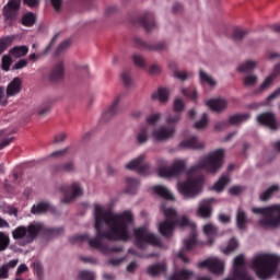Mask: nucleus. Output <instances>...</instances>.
Returning a JSON list of instances; mask_svg holds the SVG:
<instances>
[{
  "label": "nucleus",
  "instance_id": "obj_62",
  "mask_svg": "<svg viewBox=\"0 0 280 280\" xmlns=\"http://www.w3.org/2000/svg\"><path fill=\"white\" fill-rule=\"evenodd\" d=\"M67 141V133L59 132L54 137V143H65Z\"/></svg>",
  "mask_w": 280,
  "mask_h": 280
},
{
  "label": "nucleus",
  "instance_id": "obj_38",
  "mask_svg": "<svg viewBox=\"0 0 280 280\" xmlns=\"http://www.w3.org/2000/svg\"><path fill=\"white\" fill-rule=\"evenodd\" d=\"M47 211H49L52 214H56V208L51 207L49 202L43 201L36 205V213H47Z\"/></svg>",
  "mask_w": 280,
  "mask_h": 280
},
{
  "label": "nucleus",
  "instance_id": "obj_58",
  "mask_svg": "<svg viewBox=\"0 0 280 280\" xmlns=\"http://www.w3.org/2000/svg\"><path fill=\"white\" fill-rule=\"evenodd\" d=\"M8 96H5V86L0 85V106H8Z\"/></svg>",
  "mask_w": 280,
  "mask_h": 280
},
{
  "label": "nucleus",
  "instance_id": "obj_54",
  "mask_svg": "<svg viewBox=\"0 0 280 280\" xmlns=\"http://www.w3.org/2000/svg\"><path fill=\"white\" fill-rule=\"evenodd\" d=\"M182 93L185 97L191 98L192 102H196L198 97V92L196 90L183 89Z\"/></svg>",
  "mask_w": 280,
  "mask_h": 280
},
{
  "label": "nucleus",
  "instance_id": "obj_61",
  "mask_svg": "<svg viewBox=\"0 0 280 280\" xmlns=\"http://www.w3.org/2000/svg\"><path fill=\"white\" fill-rule=\"evenodd\" d=\"M244 191V186H232L229 189V194L231 196H240V194H242Z\"/></svg>",
  "mask_w": 280,
  "mask_h": 280
},
{
  "label": "nucleus",
  "instance_id": "obj_43",
  "mask_svg": "<svg viewBox=\"0 0 280 280\" xmlns=\"http://www.w3.org/2000/svg\"><path fill=\"white\" fill-rule=\"evenodd\" d=\"M8 246H10V236L5 232H0V253L8 250Z\"/></svg>",
  "mask_w": 280,
  "mask_h": 280
},
{
  "label": "nucleus",
  "instance_id": "obj_33",
  "mask_svg": "<svg viewBox=\"0 0 280 280\" xmlns=\"http://www.w3.org/2000/svg\"><path fill=\"white\" fill-rule=\"evenodd\" d=\"M280 187L279 185H272L269 188H267L264 192L260 194L259 198L262 202H268L277 191H279Z\"/></svg>",
  "mask_w": 280,
  "mask_h": 280
},
{
  "label": "nucleus",
  "instance_id": "obj_30",
  "mask_svg": "<svg viewBox=\"0 0 280 280\" xmlns=\"http://www.w3.org/2000/svg\"><path fill=\"white\" fill-rule=\"evenodd\" d=\"M250 119V114H235L229 117L228 124L229 126H240L244 124V121H248Z\"/></svg>",
  "mask_w": 280,
  "mask_h": 280
},
{
  "label": "nucleus",
  "instance_id": "obj_63",
  "mask_svg": "<svg viewBox=\"0 0 280 280\" xmlns=\"http://www.w3.org/2000/svg\"><path fill=\"white\" fill-rule=\"evenodd\" d=\"M159 119H161V114H153L147 118V122L150 124V126H154Z\"/></svg>",
  "mask_w": 280,
  "mask_h": 280
},
{
  "label": "nucleus",
  "instance_id": "obj_21",
  "mask_svg": "<svg viewBox=\"0 0 280 280\" xmlns=\"http://www.w3.org/2000/svg\"><path fill=\"white\" fill-rule=\"evenodd\" d=\"M185 110V102L182 98H175L174 101V115L166 117V124H178L180 121V113Z\"/></svg>",
  "mask_w": 280,
  "mask_h": 280
},
{
  "label": "nucleus",
  "instance_id": "obj_39",
  "mask_svg": "<svg viewBox=\"0 0 280 280\" xmlns=\"http://www.w3.org/2000/svg\"><path fill=\"white\" fill-rule=\"evenodd\" d=\"M194 277V271H189L187 269H183L177 273H174L170 280H189Z\"/></svg>",
  "mask_w": 280,
  "mask_h": 280
},
{
  "label": "nucleus",
  "instance_id": "obj_60",
  "mask_svg": "<svg viewBox=\"0 0 280 280\" xmlns=\"http://www.w3.org/2000/svg\"><path fill=\"white\" fill-rule=\"evenodd\" d=\"M30 61L27 59H20L18 62L13 66V71H19V69H25V67L28 65Z\"/></svg>",
  "mask_w": 280,
  "mask_h": 280
},
{
  "label": "nucleus",
  "instance_id": "obj_2",
  "mask_svg": "<svg viewBox=\"0 0 280 280\" xmlns=\"http://www.w3.org/2000/svg\"><path fill=\"white\" fill-rule=\"evenodd\" d=\"M163 213L166 218L165 221L161 222L159 225V231L163 237L170 238L174 233L176 226H189L192 229L191 236L184 241V248L177 253V257L184 261V264H189V258L186 257L184 250H192L194 246L198 244L196 240V223L189 221L187 215L178 217L176 209L174 208H163Z\"/></svg>",
  "mask_w": 280,
  "mask_h": 280
},
{
  "label": "nucleus",
  "instance_id": "obj_52",
  "mask_svg": "<svg viewBox=\"0 0 280 280\" xmlns=\"http://www.w3.org/2000/svg\"><path fill=\"white\" fill-rule=\"evenodd\" d=\"M237 246H240V243H237V240L232 238L229 242L228 247L223 250L224 255H229L230 253H233L234 250L237 249Z\"/></svg>",
  "mask_w": 280,
  "mask_h": 280
},
{
  "label": "nucleus",
  "instance_id": "obj_3",
  "mask_svg": "<svg viewBox=\"0 0 280 280\" xmlns=\"http://www.w3.org/2000/svg\"><path fill=\"white\" fill-rule=\"evenodd\" d=\"M224 164V149H218L208 155L201 158L197 165L191 166L187 171V176H192L197 172H202L205 170L208 174H217L222 170Z\"/></svg>",
  "mask_w": 280,
  "mask_h": 280
},
{
  "label": "nucleus",
  "instance_id": "obj_23",
  "mask_svg": "<svg viewBox=\"0 0 280 280\" xmlns=\"http://www.w3.org/2000/svg\"><path fill=\"white\" fill-rule=\"evenodd\" d=\"M215 201V199L213 198H208V199H203L200 203H199V208L197 210L198 215H200V218H211L212 213H213V209L211 208V205H213V202Z\"/></svg>",
  "mask_w": 280,
  "mask_h": 280
},
{
  "label": "nucleus",
  "instance_id": "obj_45",
  "mask_svg": "<svg viewBox=\"0 0 280 280\" xmlns=\"http://www.w3.org/2000/svg\"><path fill=\"white\" fill-rule=\"evenodd\" d=\"M136 139L140 145H143V143L148 142V127L147 126H144L140 129Z\"/></svg>",
  "mask_w": 280,
  "mask_h": 280
},
{
  "label": "nucleus",
  "instance_id": "obj_56",
  "mask_svg": "<svg viewBox=\"0 0 280 280\" xmlns=\"http://www.w3.org/2000/svg\"><path fill=\"white\" fill-rule=\"evenodd\" d=\"M203 233L206 235H215L218 233V228H215L213 224L208 223L203 226Z\"/></svg>",
  "mask_w": 280,
  "mask_h": 280
},
{
  "label": "nucleus",
  "instance_id": "obj_16",
  "mask_svg": "<svg viewBox=\"0 0 280 280\" xmlns=\"http://www.w3.org/2000/svg\"><path fill=\"white\" fill-rule=\"evenodd\" d=\"M145 161V155L141 154L140 156L136 158L131 162L126 164V170H138V174L140 176H148L150 174V164H143Z\"/></svg>",
  "mask_w": 280,
  "mask_h": 280
},
{
  "label": "nucleus",
  "instance_id": "obj_53",
  "mask_svg": "<svg viewBox=\"0 0 280 280\" xmlns=\"http://www.w3.org/2000/svg\"><path fill=\"white\" fill-rule=\"evenodd\" d=\"M69 45H71V42L68 39L63 40L56 49L55 56H60L61 54H65L67 49H69Z\"/></svg>",
  "mask_w": 280,
  "mask_h": 280
},
{
  "label": "nucleus",
  "instance_id": "obj_57",
  "mask_svg": "<svg viewBox=\"0 0 280 280\" xmlns=\"http://www.w3.org/2000/svg\"><path fill=\"white\" fill-rule=\"evenodd\" d=\"M80 280H95V273L91 271L83 270L79 273Z\"/></svg>",
  "mask_w": 280,
  "mask_h": 280
},
{
  "label": "nucleus",
  "instance_id": "obj_6",
  "mask_svg": "<svg viewBox=\"0 0 280 280\" xmlns=\"http://www.w3.org/2000/svg\"><path fill=\"white\" fill-rule=\"evenodd\" d=\"M168 165L167 161L163 158L156 160L160 178H176V176H180L187 170V161L185 160H175L170 167Z\"/></svg>",
  "mask_w": 280,
  "mask_h": 280
},
{
  "label": "nucleus",
  "instance_id": "obj_50",
  "mask_svg": "<svg viewBox=\"0 0 280 280\" xmlns=\"http://www.w3.org/2000/svg\"><path fill=\"white\" fill-rule=\"evenodd\" d=\"M11 65H12V56L10 55L2 56V60H1L2 70L10 71Z\"/></svg>",
  "mask_w": 280,
  "mask_h": 280
},
{
  "label": "nucleus",
  "instance_id": "obj_48",
  "mask_svg": "<svg viewBox=\"0 0 280 280\" xmlns=\"http://www.w3.org/2000/svg\"><path fill=\"white\" fill-rule=\"evenodd\" d=\"M133 62H135L136 67H139L140 69H147V67H148L145 59L143 58V56H141L139 54L133 55Z\"/></svg>",
  "mask_w": 280,
  "mask_h": 280
},
{
  "label": "nucleus",
  "instance_id": "obj_10",
  "mask_svg": "<svg viewBox=\"0 0 280 280\" xmlns=\"http://www.w3.org/2000/svg\"><path fill=\"white\" fill-rule=\"evenodd\" d=\"M61 191L63 194L62 202H65V205H69L70 202H73L75 198H78L79 196H82L83 194L82 187H80V183L78 182L72 183L71 187L62 186Z\"/></svg>",
  "mask_w": 280,
  "mask_h": 280
},
{
  "label": "nucleus",
  "instance_id": "obj_8",
  "mask_svg": "<svg viewBox=\"0 0 280 280\" xmlns=\"http://www.w3.org/2000/svg\"><path fill=\"white\" fill-rule=\"evenodd\" d=\"M12 237L16 242H22V246L25 244H32L36 240V223H31L28 226L20 225L12 232Z\"/></svg>",
  "mask_w": 280,
  "mask_h": 280
},
{
  "label": "nucleus",
  "instance_id": "obj_7",
  "mask_svg": "<svg viewBox=\"0 0 280 280\" xmlns=\"http://www.w3.org/2000/svg\"><path fill=\"white\" fill-rule=\"evenodd\" d=\"M133 236L136 237L135 244L140 250H144L145 246H158L159 248L163 246L161 238L156 234L150 232L148 226L135 229Z\"/></svg>",
  "mask_w": 280,
  "mask_h": 280
},
{
  "label": "nucleus",
  "instance_id": "obj_24",
  "mask_svg": "<svg viewBox=\"0 0 280 280\" xmlns=\"http://www.w3.org/2000/svg\"><path fill=\"white\" fill-rule=\"evenodd\" d=\"M138 23L142 25L145 32H152L156 27V22H154V13L145 12L139 19Z\"/></svg>",
  "mask_w": 280,
  "mask_h": 280
},
{
  "label": "nucleus",
  "instance_id": "obj_11",
  "mask_svg": "<svg viewBox=\"0 0 280 280\" xmlns=\"http://www.w3.org/2000/svg\"><path fill=\"white\" fill-rule=\"evenodd\" d=\"M62 228L49 229L45 226L42 222L36 223V237H42L43 242H49L51 237H56L62 233Z\"/></svg>",
  "mask_w": 280,
  "mask_h": 280
},
{
  "label": "nucleus",
  "instance_id": "obj_14",
  "mask_svg": "<svg viewBox=\"0 0 280 280\" xmlns=\"http://www.w3.org/2000/svg\"><path fill=\"white\" fill-rule=\"evenodd\" d=\"M21 10V0H9L2 9V14L7 21H16Z\"/></svg>",
  "mask_w": 280,
  "mask_h": 280
},
{
  "label": "nucleus",
  "instance_id": "obj_51",
  "mask_svg": "<svg viewBox=\"0 0 280 280\" xmlns=\"http://www.w3.org/2000/svg\"><path fill=\"white\" fill-rule=\"evenodd\" d=\"M207 124H209V116H207V114H203L202 118L195 122V128L197 130H202L203 128H207Z\"/></svg>",
  "mask_w": 280,
  "mask_h": 280
},
{
  "label": "nucleus",
  "instance_id": "obj_26",
  "mask_svg": "<svg viewBox=\"0 0 280 280\" xmlns=\"http://www.w3.org/2000/svg\"><path fill=\"white\" fill-rule=\"evenodd\" d=\"M179 148H187L188 150H202L205 143L198 141V137L192 136L187 140H184L179 143Z\"/></svg>",
  "mask_w": 280,
  "mask_h": 280
},
{
  "label": "nucleus",
  "instance_id": "obj_5",
  "mask_svg": "<svg viewBox=\"0 0 280 280\" xmlns=\"http://www.w3.org/2000/svg\"><path fill=\"white\" fill-rule=\"evenodd\" d=\"M252 213L256 215H264L259 220L261 226H268L269 229H277L280 226V205H272L265 208H253Z\"/></svg>",
  "mask_w": 280,
  "mask_h": 280
},
{
  "label": "nucleus",
  "instance_id": "obj_31",
  "mask_svg": "<svg viewBox=\"0 0 280 280\" xmlns=\"http://www.w3.org/2000/svg\"><path fill=\"white\" fill-rule=\"evenodd\" d=\"M30 48L27 46H15L9 50L11 58H23L27 56Z\"/></svg>",
  "mask_w": 280,
  "mask_h": 280
},
{
  "label": "nucleus",
  "instance_id": "obj_64",
  "mask_svg": "<svg viewBox=\"0 0 280 280\" xmlns=\"http://www.w3.org/2000/svg\"><path fill=\"white\" fill-rule=\"evenodd\" d=\"M36 277L37 280H44L43 279V265L40 262H36Z\"/></svg>",
  "mask_w": 280,
  "mask_h": 280
},
{
  "label": "nucleus",
  "instance_id": "obj_46",
  "mask_svg": "<svg viewBox=\"0 0 280 280\" xmlns=\"http://www.w3.org/2000/svg\"><path fill=\"white\" fill-rule=\"evenodd\" d=\"M14 141L13 137H5V131H0V150L8 148Z\"/></svg>",
  "mask_w": 280,
  "mask_h": 280
},
{
  "label": "nucleus",
  "instance_id": "obj_44",
  "mask_svg": "<svg viewBox=\"0 0 280 280\" xmlns=\"http://www.w3.org/2000/svg\"><path fill=\"white\" fill-rule=\"evenodd\" d=\"M14 37L5 36L0 38V56L3 54L10 45H12Z\"/></svg>",
  "mask_w": 280,
  "mask_h": 280
},
{
  "label": "nucleus",
  "instance_id": "obj_28",
  "mask_svg": "<svg viewBox=\"0 0 280 280\" xmlns=\"http://www.w3.org/2000/svg\"><path fill=\"white\" fill-rule=\"evenodd\" d=\"M168 68L174 73V78H177V80L185 81L191 78V72L178 71V66L175 61L168 62Z\"/></svg>",
  "mask_w": 280,
  "mask_h": 280
},
{
  "label": "nucleus",
  "instance_id": "obj_55",
  "mask_svg": "<svg viewBox=\"0 0 280 280\" xmlns=\"http://www.w3.org/2000/svg\"><path fill=\"white\" fill-rule=\"evenodd\" d=\"M50 110H51V106H49V104H45L38 107L37 115L38 117H47Z\"/></svg>",
  "mask_w": 280,
  "mask_h": 280
},
{
  "label": "nucleus",
  "instance_id": "obj_42",
  "mask_svg": "<svg viewBox=\"0 0 280 280\" xmlns=\"http://www.w3.org/2000/svg\"><path fill=\"white\" fill-rule=\"evenodd\" d=\"M34 23H36V16L34 15V13L28 12L22 16V25H24L25 27H32Z\"/></svg>",
  "mask_w": 280,
  "mask_h": 280
},
{
  "label": "nucleus",
  "instance_id": "obj_37",
  "mask_svg": "<svg viewBox=\"0 0 280 280\" xmlns=\"http://www.w3.org/2000/svg\"><path fill=\"white\" fill-rule=\"evenodd\" d=\"M257 67V61L247 60L238 66L237 71L240 73H250Z\"/></svg>",
  "mask_w": 280,
  "mask_h": 280
},
{
  "label": "nucleus",
  "instance_id": "obj_35",
  "mask_svg": "<svg viewBox=\"0 0 280 280\" xmlns=\"http://www.w3.org/2000/svg\"><path fill=\"white\" fill-rule=\"evenodd\" d=\"M167 268L165 267V264H155L148 267L147 272L151 277H159L162 272H165Z\"/></svg>",
  "mask_w": 280,
  "mask_h": 280
},
{
  "label": "nucleus",
  "instance_id": "obj_15",
  "mask_svg": "<svg viewBox=\"0 0 280 280\" xmlns=\"http://www.w3.org/2000/svg\"><path fill=\"white\" fill-rule=\"evenodd\" d=\"M135 47L137 49H144L147 51H165L167 49V44L165 42H159L156 44H148L141 37H133Z\"/></svg>",
  "mask_w": 280,
  "mask_h": 280
},
{
  "label": "nucleus",
  "instance_id": "obj_13",
  "mask_svg": "<svg viewBox=\"0 0 280 280\" xmlns=\"http://www.w3.org/2000/svg\"><path fill=\"white\" fill-rule=\"evenodd\" d=\"M65 61L59 60L51 67L50 72L48 73V80L51 84H58L65 80Z\"/></svg>",
  "mask_w": 280,
  "mask_h": 280
},
{
  "label": "nucleus",
  "instance_id": "obj_59",
  "mask_svg": "<svg viewBox=\"0 0 280 280\" xmlns=\"http://www.w3.org/2000/svg\"><path fill=\"white\" fill-rule=\"evenodd\" d=\"M121 80L125 86H130L132 84V79L130 78V71L125 70L121 74Z\"/></svg>",
  "mask_w": 280,
  "mask_h": 280
},
{
  "label": "nucleus",
  "instance_id": "obj_12",
  "mask_svg": "<svg viewBox=\"0 0 280 280\" xmlns=\"http://www.w3.org/2000/svg\"><path fill=\"white\" fill-rule=\"evenodd\" d=\"M234 277L238 280H255L253 277L248 276L246 271V262L244 261V255H238L234 258Z\"/></svg>",
  "mask_w": 280,
  "mask_h": 280
},
{
  "label": "nucleus",
  "instance_id": "obj_9",
  "mask_svg": "<svg viewBox=\"0 0 280 280\" xmlns=\"http://www.w3.org/2000/svg\"><path fill=\"white\" fill-rule=\"evenodd\" d=\"M178 191L186 199L196 198L200 194V179L189 177L178 184Z\"/></svg>",
  "mask_w": 280,
  "mask_h": 280
},
{
  "label": "nucleus",
  "instance_id": "obj_17",
  "mask_svg": "<svg viewBox=\"0 0 280 280\" xmlns=\"http://www.w3.org/2000/svg\"><path fill=\"white\" fill-rule=\"evenodd\" d=\"M198 268H207L213 275H222L224 272V262L218 258H209L200 261Z\"/></svg>",
  "mask_w": 280,
  "mask_h": 280
},
{
  "label": "nucleus",
  "instance_id": "obj_36",
  "mask_svg": "<svg viewBox=\"0 0 280 280\" xmlns=\"http://www.w3.org/2000/svg\"><path fill=\"white\" fill-rule=\"evenodd\" d=\"M126 185H127L126 194L135 195L137 194V189H139V179L127 177Z\"/></svg>",
  "mask_w": 280,
  "mask_h": 280
},
{
  "label": "nucleus",
  "instance_id": "obj_25",
  "mask_svg": "<svg viewBox=\"0 0 280 280\" xmlns=\"http://www.w3.org/2000/svg\"><path fill=\"white\" fill-rule=\"evenodd\" d=\"M52 174H71L75 172V163L68 161L66 163H59L51 166Z\"/></svg>",
  "mask_w": 280,
  "mask_h": 280
},
{
  "label": "nucleus",
  "instance_id": "obj_18",
  "mask_svg": "<svg viewBox=\"0 0 280 280\" xmlns=\"http://www.w3.org/2000/svg\"><path fill=\"white\" fill-rule=\"evenodd\" d=\"M176 132V122H170L167 126H162L160 129L153 131L155 141H167L172 139Z\"/></svg>",
  "mask_w": 280,
  "mask_h": 280
},
{
  "label": "nucleus",
  "instance_id": "obj_41",
  "mask_svg": "<svg viewBox=\"0 0 280 280\" xmlns=\"http://www.w3.org/2000/svg\"><path fill=\"white\" fill-rule=\"evenodd\" d=\"M199 78L201 84H208V86H215V80H213L212 75H209L208 73L203 72L202 70L199 71Z\"/></svg>",
  "mask_w": 280,
  "mask_h": 280
},
{
  "label": "nucleus",
  "instance_id": "obj_22",
  "mask_svg": "<svg viewBox=\"0 0 280 280\" xmlns=\"http://www.w3.org/2000/svg\"><path fill=\"white\" fill-rule=\"evenodd\" d=\"M23 91V81L15 77L7 86V97H16Z\"/></svg>",
  "mask_w": 280,
  "mask_h": 280
},
{
  "label": "nucleus",
  "instance_id": "obj_4",
  "mask_svg": "<svg viewBox=\"0 0 280 280\" xmlns=\"http://www.w3.org/2000/svg\"><path fill=\"white\" fill-rule=\"evenodd\" d=\"M279 256L259 254L253 259V269L258 279H270L279 266Z\"/></svg>",
  "mask_w": 280,
  "mask_h": 280
},
{
  "label": "nucleus",
  "instance_id": "obj_40",
  "mask_svg": "<svg viewBox=\"0 0 280 280\" xmlns=\"http://www.w3.org/2000/svg\"><path fill=\"white\" fill-rule=\"evenodd\" d=\"M228 183H231V178L229 175H223L214 185L213 189L214 191H223L226 187Z\"/></svg>",
  "mask_w": 280,
  "mask_h": 280
},
{
  "label": "nucleus",
  "instance_id": "obj_20",
  "mask_svg": "<svg viewBox=\"0 0 280 280\" xmlns=\"http://www.w3.org/2000/svg\"><path fill=\"white\" fill-rule=\"evenodd\" d=\"M119 102H121V96H116L113 103L110 104V106H108L103 112V115H102L103 121H110L113 117H115L116 115H119Z\"/></svg>",
  "mask_w": 280,
  "mask_h": 280
},
{
  "label": "nucleus",
  "instance_id": "obj_32",
  "mask_svg": "<svg viewBox=\"0 0 280 280\" xmlns=\"http://www.w3.org/2000/svg\"><path fill=\"white\" fill-rule=\"evenodd\" d=\"M153 191L156 194V196H160V198H164V200H174V195H172L170 189H167L165 186H154Z\"/></svg>",
  "mask_w": 280,
  "mask_h": 280
},
{
  "label": "nucleus",
  "instance_id": "obj_34",
  "mask_svg": "<svg viewBox=\"0 0 280 280\" xmlns=\"http://www.w3.org/2000/svg\"><path fill=\"white\" fill-rule=\"evenodd\" d=\"M152 100H160L162 104H165L170 100V90L166 88H160L158 92L152 94Z\"/></svg>",
  "mask_w": 280,
  "mask_h": 280
},
{
  "label": "nucleus",
  "instance_id": "obj_19",
  "mask_svg": "<svg viewBox=\"0 0 280 280\" xmlns=\"http://www.w3.org/2000/svg\"><path fill=\"white\" fill-rule=\"evenodd\" d=\"M258 124H261V126H267V128H270V130H277L279 128V124H277V116H275V113L266 112L257 117Z\"/></svg>",
  "mask_w": 280,
  "mask_h": 280
},
{
  "label": "nucleus",
  "instance_id": "obj_49",
  "mask_svg": "<svg viewBox=\"0 0 280 280\" xmlns=\"http://www.w3.org/2000/svg\"><path fill=\"white\" fill-rule=\"evenodd\" d=\"M248 31L236 27L233 31V39L234 40H243L245 36H247Z\"/></svg>",
  "mask_w": 280,
  "mask_h": 280
},
{
  "label": "nucleus",
  "instance_id": "obj_29",
  "mask_svg": "<svg viewBox=\"0 0 280 280\" xmlns=\"http://www.w3.org/2000/svg\"><path fill=\"white\" fill-rule=\"evenodd\" d=\"M248 224V214H246V211L242 210V208H238L236 211V226L240 229V231H244Z\"/></svg>",
  "mask_w": 280,
  "mask_h": 280
},
{
  "label": "nucleus",
  "instance_id": "obj_1",
  "mask_svg": "<svg viewBox=\"0 0 280 280\" xmlns=\"http://www.w3.org/2000/svg\"><path fill=\"white\" fill-rule=\"evenodd\" d=\"M135 217L130 210L124 211L120 214H113L109 210H104L100 205H95V231L96 236L89 238V234H78L70 237L71 244L79 242H89L91 248H95L103 253V255H110V253H121V246H108L109 242H128L130 240V232L128 226L132 224Z\"/></svg>",
  "mask_w": 280,
  "mask_h": 280
},
{
  "label": "nucleus",
  "instance_id": "obj_47",
  "mask_svg": "<svg viewBox=\"0 0 280 280\" xmlns=\"http://www.w3.org/2000/svg\"><path fill=\"white\" fill-rule=\"evenodd\" d=\"M259 81V78L255 74L246 75L243 80L244 86H255L257 82Z\"/></svg>",
  "mask_w": 280,
  "mask_h": 280
},
{
  "label": "nucleus",
  "instance_id": "obj_27",
  "mask_svg": "<svg viewBox=\"0 0 280 280\" xmlns=\"http://www.w3.org/2000/svg\"><path fill=\"white\" fill-rule=\"evenodd\" d=\"M207 106H209V108L214 113H220V110H224V108L229 106V103L224 98H212L207 101Z\"/></svg>",
  "mask_w": 280,
  "mask_h": 280
}]
</instances>
